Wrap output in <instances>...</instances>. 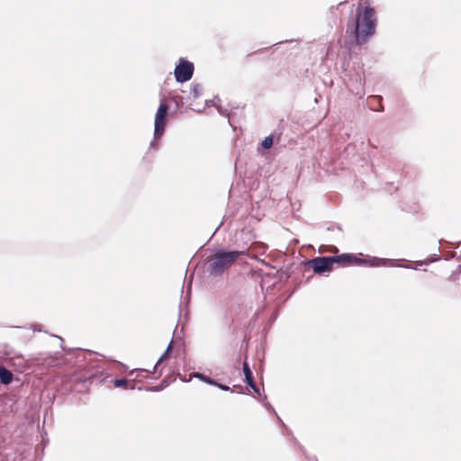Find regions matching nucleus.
Masks as SVG:
<instances>
[{
	"label": "nucleus",
	"mask_w": 461,
	"mask_h": 461,
	"mask_svg": "<svg viewBox=\"0 0 461 461\" xmlns=\"http://www.w3.org/2000/svg\"><path fill=\"white\" fill-rule=\"evenodd\" d=\"M376 14L374 8L358 3L353 21L355 41L363 45L375 34L376 29Z\"/></svg>",
	"instance_id": "1"
},
{
	"label": "nucleus",
	"mask_w": 461,
	"mask_h": 461,
	"mask_svg": "<svg viewBox=\"0 0 461 461\" xmlns=\"http://www.w3.org/2000/svg\"><path fill=\"white\" fill-rule=\"evenodd\" d=\"M242 251H224L219 250L209 259L210 272L213 276L221 275L226 269L230 267L238 259Z\"/></svg>",
	"instance_id": "2"
},
{
	"label": "nucleus",
	"mask_w": 461,
	"mask_h": 461,
	"mask_svg": "<svg viewBox=\"0 0 461 461\" xmlns=\"http://www.w3.org/2000/svg\"><path fill=\"white\" fill-rule=\"evenodd\" d=\"M168 109L167 102L165 100L161 101L155 115V138H160L164 133Z\"/></svg>",
	"instance_id": "3"
},
{
	"label": "nucleus",
	"mask_w": 461,
	"mask_h": 461,
	"mask_svg": "<svg viewBox=\"0 0 461 461\" xmlns=\"http://www.w3.org/2000/svg\"><path fill=\"white\" fill-rule=\"evenodd\" d=\"M316 274L329 272L333 268L331 257H318L311 259L307 263Z\"/></svg>",
	"instance_id": "4"
},
{
	"label": "nucleus",
	"mask_w": 461,
	"mask_h": 461,
	"mask_svg": "<svg viewBox=\"0 0 461 461\" xmlns=\"http://www.w3.org/2000/svg\"><path fill=\"white\" fill-rule=\"evenodd\" d=\"M194 73V65L187 61L181 59L179 64L175 68V77L177 82L188 81Z\"/></svg>",
	"instance_id": "5"
},
{
	"label": "nucleus",
	"mask_w": 461,
	"mask_h": 461,
	"mask_svg": "<svg viewBox=\"0 0 461 461\" xmlns=\"http://www.w3.org/2000/svg\"><path fill=\"white\" fill-rule=\"evenodd\" d=\"M333 265L337 264L339 267H349V266H360L366 263V261L356 255L344 253L338 256L331 257Z\"/></svg>",
	"instance_id": "6"
},
{
	"label": "nucleus",
	"mask_w": 461,
	"mask_h": 461,
	"mask_svg": "<svg viewBox=\"0 0 461 461\" xmlns=\"http://www.w3.org/2000/svg\"><path fill=\"white\" fill-rule=\"evenodd\" d=\"M383 98L381 95H372L367 99V104L371 110L381 112L384 111V106L382 104Z\"/></svg>",
	"instance_id": "7"
},
{
	"label": "nucleus",
	"mask_w": 461,
	"mask_h": 461,
	"mask_svg": "<svg viewBox=\"0 0 461 461\" xmlns=\"http://www.w3.org/2000/svg\"><path fill=\"white\" fill-rule=\"evenodd\" d=\"M243 372L245 375V381L246 383L253 388L257 393H258V388L257 387L254 380H253V375L252 372L249 366V364L245 361L243 363Z\"/></svg>",
	"instance_id": "8"
},
{
	"label": "nucleus",
	"mask_w": 461,
	"mask_h": 461,
	"mask_svg": "<svg viewBox=\"0 0 461 461\" xmlns=\"http://www.w3.org/2000/svg\"><path fill=\"white\" fill-rule=\"evenodd\" d=\"M13 377L14 375L11 371L3 366H0V383L3 384H9L12 383Z\"/></svg>",
	"instance_id": "9"
},
{
	"label": "nucleus",
	"mask_w": 461,
	"mask_h": 461,
	"mask_svg": "<svg viewBox=\"0 0 461 461\" xmlns=\"http://www.w3.org/2000/svg\"><path fill=\"white\" fill-rule=\"evenodd\" d=\"M172 348V343H170L166 350V352L159 357V359L158 360V362L156 363V365L154 366L153 367V371H149V370H145V369H140V372H149V373H155V370L157 368V366L164 360L167 358V356L168 354V352L171 350Z\"/></svg>",
	"instance_id": "10"
},
{
	"label": "nucleus",
	"mask_w": 461,
	"mask_h": 461,
	"mask_svg": "<svg viewBox=\"0 0 461 461\" xmlns=\"http://www.w3.org/2000/svg\"><path fill=\"white\" fill-rule=\"evenodd\" d=\"M195 376L199 377L202 381H203L209 384L218 385L217 382H215L214 380L211 379L210 377H208L203 374H196Z\"/></svg>",
	"instance_id": "11"
},
{
	"label": "nucleus",
	"mask_w": 461,
	"mask_h": 461,
	"mask_svg": "<svg viewBox=\"0 0 461 461\" xmlns=\"http://www.w3.org/2000/svg\"><path fill=\"white\" fill-rule=\"evenodd\" d=\"M262 147L266 149H270L271 146L273 145V137L270 135V136H267L266 137L263 141H262Z\"/></svg>",
	"instance_id": "12"
},
{
	"label": "nucleus",
	"mask_w": 461,
	"mask_h": 461,
	"mask_svg": "<svg viewBox=\"0 0 461 461\" xmlns=\"http://www.w3.org/2000/svg\"><path fill=\"white\" fill-rule=\"evenodd\" d=\"M115 387H124L126 388L128 384V381L126 379H116L113 382Z\"/></svg>",
	"instance_id": "13"
},
{
	"label": "nucleus",
	"mask_w": 461,
	"mask_h": 461,
	"mask_svg": "<svg viewBox=\"0 0 461 461\" xmlns=\"http://www.w3.org/2000/svg\"><path fill=\"white\" fill-rule=\"evenodd\" d=\"M326 251H329L330 253H337L339 251V249L335 246H330Z\"/></svg>",
	"instance_id": "14"
},
{
	"label": "nucleus",
	"mask_w": 461,
	"mask_h": 461,
	"mask_svg": "<svg viewBox=\"0 0 461 461\" xmlns=\"http://www.w3.org/2000/svg\"><path fill=\"white\" fill-rule=\"evenodd\" d=\"M217 386H218L219 388H221V390H223V391H228V390L230 389V388H229V386H227V385H223V384H218V385H217Z\"/></svg>",
	"instance_id": "15"
}]
</instances>
